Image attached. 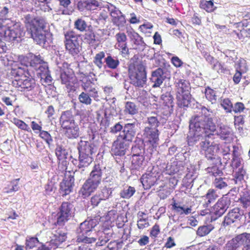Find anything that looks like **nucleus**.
<instances>
[{"mask_svg": "<svg viewBox=\"0 0 250 250\" xmlns=\"http://www.w3.org/2000/svg\"><path fill=\"white\" fill-rule=\"evenodd\" d=\"M193 109L199 110V114L191 116L189 122V128L206 129L208 130H215V120L210 117V109L206 107L197 102ZM198 112V110L196 111Z\"/></svg>", "mask_w": 250, "mask_h": 250, "instance_id": "obj_4", "label": "nucleus"}, {"mask_svg": "<svg viewBox=\"0 0 250 250\" xmlns=\"http://www.w3.org/2000/svg\"><path fill=\"white\" fill-rule=\"evenodd\" d=\"M138 125L137 122L124 123L123 122L116 123L110 128V132L117 134L119 139L127 142H131L138 131Z\"/></svg>", "mask_w": 250, "mask_h": 250, "instance_id": "obj_9", "label": "nucleus"}, {"mask_svg": "<svg viewBox=\"0 0 250 250\" xmlns=\"http://www.w3.org/2000/svg\"><path fill=\"white\" fill-rule=\"evenodd\" d=\"M78 99L80 102L85 105H90L92 103V99L88 93L82 92L79 96Z\"/></svg>", "mask_w": 250, "mask_h": 250, "instance_id": "obj_58", "label": "nucleus"}, {"mask_svg": "<svg viewBox=\"0 0 250 250\" xmlns=\"http://www.w3.org/2000/svg\"><path fill=\"white\" fill-rule=\"evenodd\" d=\"M27 32L37 44L47 47L52 41V34L45 29L46 22L40 17L33 18L30 14L24 16Z\"/></svg>", "mask_w": 250, "mask_h": 250, "instance_id": "obj_2", "label": "nucleus"}, {"mask_svg": "<svg viewBox=\"0 0 250 250\" xmlns=\"http://www.w3.org/2000/svg\"><path fill=\"white\" fill-rule=\"evenodd\" d=\"M81 75L80 80L81 86L85 91H86L95 84L97 78L93 72L85 74L82 73Z\"/></svg>", "mask_w": 250, "mask_h": 250, "instance_id": "obj_29", "label": "nucleus"}, {"mask_svg": "<svg viewBox=\"0 0 250 250\" xmlns=\"http://www.w3.org/2000/svg\"><path fill=\"white\" fill-rule=\"evenodd\" d=\"M224 168V167L220 168L218 166L215 165L211 167H208L207 170L209 173L215 177L217 176H221L223 175L222 169Z\"/></svg>", "mask_w": 250, "mask_h": 250, "instance_id": "obj_57", "label": "nucleus"}, {"mask_svg": "<svg viewBox=\"0 0 250 250\" xmlns=\"http://www.w3.org/2000/svg\"><path fill=\"white\" fill-rule=\"evenodd\" d=\"M79 159L82 166L89 165L94 160L97 148L96 145L90 142L80 141L77 146Z\"/></svg>", "mask_w": 250, "mask_h": 250, "instance_id": "obj_10", "label": "nucleus"}, {"mask_svg": "<svg viewBox=\"0 0 250 250\" xmlns=\"http://www.w3.org/2000/svg\"><path fill=\"white\" fill-rule=\"evenodd\" d=\"M250 237V233L243 232L236 235L234 238H232L230 240H231L238 247V248H239L242 245H243V247L246 245V243H247Z\"/></svg>", "mask_w": 250, "mask_h": 250, "instance_id": "obj_39", "label": "nucleus"}, {"mask_svg": "<svg viewBox=\"0 0 250 250\" xmlns=\"http://www.w3.org/2000/svg\"><path fill=\"white\" fill-rule=\"evenodd\" d=\"M100 220V218L99 216H95L90 218H88L81 223L79 227L77 229L78 234L77 241L79 243L86 244L95 243L97 239L89 236L95 230L94 228L99 224Z\"/></svg>", "mask_w": 250, "mask_h": 250, "instance_id": "obj_8", "label": "nucleus"}, {"mask_svg": "<svg viewBox=\"0 0 250 250\" xmlns=\"http://www.w3.org/2000/svg\"><path fill=\"white\" fill-rule=\"evenodd\" d=\"M74 186V176L71 174L65 176L59 184L58 193L61 196L65 197L73 192Z\"/></svg>", "mask_w": 250, "mask_h": 250, "instance_id": "obj_22", "label": "nucleus"}, {"mask_svg": "<svg viewBox=\"0 0 250 250\" xmlns=\"http://www.w3.org/2000/svg\"><path fill=\"white\" fill-rule=\"evenodd\" d=\"M20 179H15L11 181L8 188H5V192L10 193L13 191H16L19 190V186L18 182Z\"/></svg>", "mask_w": 250, "mask_h": 250, "instance_id": "obj_60", "label": "nucleus"}, {"mask_svg": "<svg viewBox=\"0 0 250 250\" xmlns=\"http://www.w3.org/2000/svg\"><path fill=\"white\" fill-rule=\"evenodd\" d=\"M99 6V2L96 0L80 1L77 3L78 9L81 12L93 10Z\"/></svg>", "mask_w": 250, "mask_h": 250, "instance_id": "obj_34", "label": "nucleus"}, {"mask_svg": "<svg viewBox=\"0 0 250 250\" xmlns=\"http://www.w3.org/2000/svg\"><path fill=\"white\" fill-rule=\"evenodd\" d=\"M205 197L206 198V201L205 204H204V206L205 208H207L210 207V204L213 203L218 197V196L215 190L213 189H209Z\"/></svg>", "mask_w": 250, "mask_h": 250, "instance_id": "obj_43", "label": "nucleus"}, {"mask_svg": "<svg viewBox=\"0 0 250 250\" xmlns=\"http://www.w3.org/2000/svg\"><path fill=\"white\" fill-rule=\"evenodd\" d=\"M108 10L112 17L113 23L118 27H124L126 23L125 15L118 8L113 5L108 7Z\"/></svg>", "mask_w": 250, "mask_h": 250, "instance_id": "obj_27", "label": "nucleus"}, {"mask_svg": "<svg viewBox=\"0 0 250 250\" xmlns=\"http://www.w3.org/2000/svg\"><path fill=\"white\" fill-rule=\"evenodd\" d=\"M41 81L42 83H45L48 85V88L52 89V90L56 89L55 86L51 85L53 79L51 76L50 71L48 73L45 74V75H42V76L41 77Z\"/></svg>", "mask_w": 250, "mask_h": 250, "instance_id": "obj_55", "label": "nucleus"}, {"mask_svg": "<svg viewBox=\"0 0 250 250\" xmlns=\"http://www.w3.org/2000/svg\"><path fill=\"white\" fill-rule=\"evenodd\" d=\"M23 61H25V66L28 67V66H30L34 67L35 69L44 62L41 59L40 55L32 56L30 61H28V58L27 57H24Z\"/></svg>", "mask_w": 250, "mask_h": 250, "instance_id": "obj_38", "label": "nucleus"}, {"mask_svg": "<svg viewBox=\"0 0 250 250\" xmlns=\"http://www.w3.org/2000/svg\"><path fill=\"white\" fill-rule=\"evenodd\" d=\"M247 186L244 188H240V190L236 189V192L240 193V197L239 201L242 205V207L246 206L250 201V190L247 188Z\"/></svg>", "mask_w": 250, "mask_h": 250, "instance_id": "obj_42", "label": "nucleus"}, {"mask_svg": "<svg viewBox=\"0 0 250 250\" xmlns=\"http://www.w3.org/2000/svg\"><path fill=\"white\" fill-rule=\"evenodd\" d=\"M39 136L46 142L48 146H49L53 141L52 137L48 131L42 130L40 132Z\"/></svg>", "mask_w": 250, "mask_h": 250, "instance_id": "obj_63", "label": "nucleus"}, {"mask_svg": "<svg viewBox=\"0 0 250 250\" xmlns=\"http://www.w3.org/2000/svg\"><path fill=\"white\" fill-rule=\"evenodd\" d=\"M126 142L123 139H119L117 137V139L112 144L110 150L111 155L113 157L124 156L128 148V145Z\"/></svg>", "mask_w": 250, "mask_h": 250, "instance_id": "obj_25", "label": "nucleus"}, {"mask_svg": "<svg viewBox=\"0 0 250 250\" xmlns=\"http://www.w3.org/2000/svg\"><path fill=\"white\" fill-rule=\"evenodd\" d=\"M74 28L81 31H86L87 28L88 29V26L86 21L82 18H78L74 22Z\"/></svg>", "mask_w": 250, "mask_h": 250, "instance_id": "obj_52", "label": "nucleus"}, {"mask_svg": "<svg viewBox=\"0 0 250 250\" xmlns=\"http://www.w3.org/2000/svg\"><path fill=\"white\" fill-rule=\"evenodd\" d=\"M60 124L65 136L69 139L78 138L80 135L78 125L75 121V116L70 110L62 112L60 118Z\"/></svg>", "mask_w": 250, "mask_h": 250, "instance_id": "obj_7", "label": "nucleus"}, {"mask_svg": "<svg viewBox=\"0 0 250 250\" xmlns=\"http://www.w3.org/2000/svg\"><path fill=\"white\" fill-rule=\"evenodd\" d=\"M221 105L227 113L232 111L233 104L229 98H226L221 101Z\"/></svg>", "mask_w": 250, "mask_h": 250, "instance_id": "obj_59", "label": "nucleus"}, {"mask_svg": "<svg viewBox=\"0 0 250 250\" xmlns=\"http://www.w3.org/2000/svg\"><path fill=\"white\" fill-rule=\"evenodd\" d=\"M75 208L70 202H63L59 208L57 214V224L62 226L70 218L73 216Z\"/></svg>", "mask_w": 250, "mask_h": 250, "instance_id": "obj_17", "label": "nucleus"}, {"mask_svg": "<svg viewBox=\"0 0 250 250\" xmlns=\"http://www.w3.org/2000/svg\"><path fill=\"white\" fill-rule=\"evenodd\" d=\"M39 243L40 242L38 238L36 237H29L26 240V248L27 249H32Z\"/></svg>", "mask_w": 250, "mask_h": 250, "instance_id": "obj_64", "label": "nucleus"}, {"mask_svg": "<svg viewBox=\"0 0 250 250\" xmlns=\"http://www.w3.org/2000/svg\"><path fill=\"white\" fill-rule=\"evenodd\" d=\"M35 69L37 70V75L40 76V78L49 71L47 63L45 62H43Z\"/></svg>", "mask_w": 250, "mask_h": 250, "instance_id": "obj_56", "label": "nucleus"}, {"mask_svg": "<svg viewBox=\"0 0 250 250\" xmlns=\"http://www.w3.org/2000/svg\"><path fill=\"white\" fill-rule=\"evenodd\" d=\"M124 111L130 115H135L138 113V108L133 102H127L125 103Z\"/></svg>", "mask_w": 250, "mask_h": 250, "instance_id": "obj_51", "label": "nucleus"}, {"mask_svg": "<svg viewBox=\"0 0 250 250\" xmlns=\"http://www.w3.org/2000/svg\"><path fill=\"white\" fill-rule=\"evenodd\" d=\"M157 154L152 148H145L142 141L136 142L131 147V156L130 157L131 164L128 167L131 174L137 175V172L143 170L147 164L154 162V157Z\"/></svg>", "mask_w": 250, "mask_h": 250, "instance_id": "obj_3", "label": "nucleus"}, {"mask_svg": "<svg viewBox=\"0 0 250 250\" xmlns=\"http://www.w3.org/2000/svg\"><path fill=\"white\" fill-rule=\"evenodd\" d=\"M84 35V40L89 44H93L96 41H99V39L96 37L92 30V27L91 25H89L88 29L85 31Z\"/></svg>", "mask_w": 250, "mask_h": 250, "instance_id": "obj_48", "label": "nucleus"}, {"mask_svg": "<svg viewBox=\"0 0 250 250\" xmlns=\"http://www.w3.org/2000/svg\"><path fill=\"white\" fill-rule=\"evenodd\" d=\"M218 92L208 86L205 88V94L206 99L212 104L216 103L219 98Z\"/></svg>", "mask_w": 250, "mask_h": 250, "instance_id": "obj_44", "label": "nucleus"}, {"mask_svg": "<svg viewBox=\"0 0 250 250\" xmlns=\"http://www.w3.org/2000/svg\"><path fill=\"white\" fill-rule=\"evenodd\" d=\"M161 180L155 177V176L149 175L148 174H144L141 178V182L146 189L150 188L152 187L158 185Z\"/></svg>", "mask_w": 250, "mask_h": 250, "instance_id": "obj_33", "label": "nucleus"}, {"mask_svg": "<svg viewBox=\"0 0 250 250\" xmlns=\"http://www.w3.org/2000/svg\"><path fill=\"white\" fill-rule=\"evenodd\" d=\"M200 7L208 12H211L216 8L214 5L213 0H201L200 2Z\"/></svg>", "mask_w": 250, "mask_h": 250, "instance_id": "obj_50", "label": "nucleus"}, {"mask_svg": "<svg viewBox=\"0 0 250 250\" xmlns=\"http://www.w3.org/2000/svg\"><path fill=\"white\" fill-rule=\"evenodd\" d=\"M65 46L66 49L72 56L78 55L81 50V41L75 32L70 31L65 34Z\"/></svg>", "mask_w": 250, "mask_h": 250, "instance_id": "obj_18", "label": "nucleus"}, {"mask_svg": "<svg viewBox=\"0 0 250 250\" xmlns=\"http://www.w3.org/2000/svg\"><path fill=\"white\" fill-rule=\"evenodd\" d=\"M67 231L65 229H58L55 231L52 239L49 242V246L55 249L61 247L60 245L64 242L67 238Z\"/></svg>", "mask_w": 250, "mask_h": 250, "instance_id": "obj_28", "label": "nucleus"}, {"mask_svg": "<svg viewBox=\"0 0 250 250\" xmlns=\"http://www.w3.org/2000/svg\"><path fill=\"white\" fill-rule=\"evenodd\" d=\"M74 74L71 70L68 68L61 69L60 70V79L62 83L65 84H69L68 83L73 78Z\"/></svg>", "mask_w": 250, "mask_h": 250, "instance_id": "obj_46", "label": "nucleus"}, {"mask_svg": "<svg viewBox=\"0 0 250 250\" xmlns=\"http://www.w3.org/2000/svg\"><path fill=\"white\" fill-rule=\"evenodd\" d=\"M171 88L168 87L167 90L163 92L160 98V107L158 109L164 114L169 117L174 111V98Z\"/></svg>", "mask_w": 250, "mask_h": 250, "instance_id": "obj_13", "label": "nucleus"}, {"mask_svg": "<svg viewBox=\"0 0 250 250\" xmlns=\"http://www.w3.org/2000/svg\"><path fill=\"white\" fill-rule=\"evenodd\" d=\"M214 229L211 224L201 226L198 227L196 234L200 237H203L209 234Z\"/></svg>", "mask_w": 250, "mask_h": 250, "instance_id": "obj_49", "label": "nucleus"}, {"mask_svg": "<svg viewBox=\"0 0 250 250\" xmlns=\"http://www.w3.org/2000/svg\"><path fill=\"white\" fill-rule=\"evenodd\" d=\"M158 136V129L146 126L143 130V139H140L139 141L143 142V145L145 146V148H152L154 152L158 154L156 148L159 141Z\"/></svg>", "mask_w": 250, "mask_h": 250, "instance_id": "obj_14", "label": "nucleus"}, {"mask_svg": "<svg viewBox=\"0 0 250 250\" xmlns=\"http://www.w3.org/2000/svg\"><path fill=\"white\" fill-rule=\"evenodd\" d=\"M136 192V189L134 187L126 186L124 187L119 193L121 198L125 199H129Z\"/></svg>", "mask_w": 250, "mask_h": 250, "instance_id": "obj_45", "label": "nucleus"}, {"mask_svg": "<svg viewBox=\"0 0 250 250\" xmlns=\"http://www.w3.org/2000/svg\"><path fill=\"white\" fill-rule=\"evenodd\" d=\"M218 125L216 124V129L213 132V135H217L224 140L227 141L229 138L231 133V129L229 127L223 125L219 127V130L217 129Z\"/></svg>", "mask_w": 250, "mask_h": 250, "instance_id": "obj_36", "label": "nucleus"}, {"mask_svg": "<svg viewBox=\"0 0 250 250\" xmlns=\"http://www.w3.org/2000/svg\"><path fill=\"white\" fill-rule=\"evenodd\" d=\"M247 217L244 213V211L238 208H235L229 210L224 217L222 225L226 227L234 223V225H241L246 223Z\"/></svg>", "mask_w": 250, "mask_h": 250, "instance_id": "obj_15", "label": "nucleus"}, {"mask_svg": "<svg viewBox=\"0 0 250 250\" xmlns=\"http://www.w3.org/2000/svg\"><path fill=\"white\" fill-rule=\"evenodd\" d=\"M94 62L99 68L104 66V68L108 67L111 69H116L120 65V61L117 57L112 56L108 53L105 56L103 51L96 54L94 58Z\"/></svg>", "mask_w": 250, "mask_h": 250, "instance_id": "obj_12", "label": "nucleus"}, {"mask_svg": "<svg viewBox=\"0 0 250 250\" xmlns=\"http://www.w3.org/2000/svg\"><path fill=\"white\" fill-rule=\"evenodd\" d=\"M230 192L223 195L214 205L211 209V212L212 214L211 218L213 219L222 216L229 207L231 203L230 199Z\"/></svg>", "mask_w": 250, "mask_h": 250, "instance_id": "obj_16", "label": "nucleus"}, {"mask_svg": "<svg viewBox=\"0 0 250 250\" xmlns=\"http://www.w3.org/2000/svg\"><path fill=\"white\" fill-rule=\"evenodd\" d=\"M5 26L6 30L1 33L3 35V39L7 42L17 41V42L21 41V38L24 35L23 28L20 21L15 20H7Z\"/></svg>", "mask_w": 250, "mask_h": 250, "instance_id": "obj_11", "label": "nucleus"}, {"mask_svg": "<svg viewBox=\"0 0 250 250\" xmlns=\"http://www.w3.org/2000/svg\"><path fill=\"white\" fill-rule=\"evenodd\" d=\"M226 179L222 177L216 178L213 182L214 186L218 189H222L228 186Z\"/></svg>", "mask_w": 250, "mask_h": 250, "instance_id": "obj_62", "label": "nucleus"}, {"mask_svg": "<svg viewBox=\"0 0 250 250\" xmlns=\"http://www.w3.org/2000/svg\"><path fill=\"white\" fill-rule=\"evenodd\" d=\"M55 154L58 160L61 162V160L67 159L68 156V153L62 146L57 145L55 148Z\"/></svg>", "mask_w": 250, "mask_h": 250, "instance_id": "obj_47", "label": "nucleus"}, {"mask_svg": "<svg viewBox=\"0 0 250 250\" xmlns=\"http://www.w3.org/2000/svg\"><path fill=\"white\" fill-rule=\"evenodd\" d=\"M59 177L58 175H54L49 179L47 183L44 186V193L45 195H53L57 189V183Z\"/></svg>", "mask_w": 250, "mask_h": 250, "instance_id": "obj_35", "label": "nucleus"}, {"mask_svg": "<svg viewBox=\"0 0 250 250\" xmlns=\"http://www.w3.org/2000/svg\"><path fill=\"white\" fill-rule=\"evenodd\" d=\"M170 71L167 68H158L152 72L151 81L153 83L152 87H159L165 79H169Z\"/></svg>", "mask_w": 250, "mask_h": 250, "instance_id": "obj_23", "label": "nucleus"}, {"mask_svg": "<svg viewBox=\"0 0 250 250\" xmlns=\"http://www.w3.org/2000/svg\"><path fill=\"white\" fill-rule=\"evenodd\" d=\"M108 15L107 13L105 11H103L97 16V18L95 19V22L99 25L103 27L105 24Z\"/></svg>", "mask_w": 250, "mask_h": 250, "instance_id": "obj_54", "label": "nucleus"}, {"mask_svg": "<svg viewBox=\"0 0 250 250\" xmlns=\"http://www.w3.org/2000/svg\"><path fill=\"white\" fill-rule=\"evenodd\" d=\"M12 84L18 88L19 91L24 92H29V95L32 96L35 94L34 89L35 87V81L34 79L26 76L24 78H20L18 80H14L12 81ZM28 96V93H27Z\"/></svg>", "mask_w": 250, "mask_h": 250, "instance_id": "obj_21", "label": "nucleus"}, {"mask_svg": "<svg viewBox=\"0 0 250 250\" xmlns=\"http://www.w3.org/2000/svg\"><path fill=\"white\" fill-rule=\"evenodd\" d=\"M171 206L172 209L181 215H188L191 213V206L186 207L185 205L181 206L180 202H176L175 201L172 202Z\"/></svg>", "mask_w": 250, "mask_h": 250, "instance_id": "obj_41", "label": "nucleus"}, {"mask_svg": "<svg viewBox=\"0 0 250 250\" xmlns=\"http://www.w3.org/2000/svg\"><path fill=\"white\" fill-rule=\"evenodd\" d=\"M22 64L24 65V62H22L21 65ZM27 71V67L25 66H23V67L20 66L13 67L11 70V74L14 77V80H18L20 78H24L27 76L26 74H28Z\"/></svg>", "mask_w": 250, "mask_h": 250, "instance_id": "obj_37", "label": "nucleus"}, {"mask_svg": "<svg viewBox=\"0 0 250 250\" xmlns=\"http://www.w3.org/2000/svg\"><path fill=\"white\" fill-rule=\"evenodd\" d=\"M113 233L112 229L110 228H104L102 231H98V241L94 243L95 248L104 245L112 238Z\"/></svg>", "mask_w": 250, "mask_h": 250, "instance_id": "obj_31", "label": "nucleus"}, {"mask_svg": "<svg viewBox=\"0 0 250 250\" xmlns=\"http://www.w3.org/2000/svg\"><path fill=\"white\" fill-rule=\"evenodd\" d=\"M177 112L180 116H184L189 107L193 109L195 103L197 102L192 97L191 94H183L176 95Z\"/></svg>", "mask_w": 250, "mask_h": 250, "instance_id": "obj_19", "label": "nucleus"}, {"mask_svg": "<svg viewBox=\"0 0 250 250\" xmlns=\"http://www.w3.org/2000/svg\"><path fill=\"white\" fill-rule=\"evenodd\" d=\"M232 179L234 183L237 185V187L233 188L230 191H234L236 192V189L240 190V188H244L247 186L246 179H248L246 171L243 167L239 168L234 173Z\"/></svg>", "mask_w": 250, "mask_h": 250, "instance_id": "obj_26", "label": "nucleus"}, {"mask_svg": "<svg viewBox=\"0 0 250 250\" xmlns=\"http://www.w3.org/2000/svg\"><path fill=\"white\" fill-rule=\"evenodd\" d=\"M139 59L137 55H134L129 61L128 74L131 83L136 87L144 86L146 81V72L145 66L142 63L136 64Z\"/></svg>", "mask_w": 250, "mask_h": 250, "instance_id": "obj_6", "label": "nucleus"}, {"mask_svg": "<svg viewBox=\"0 0 250 250\" xmlns=\"http://www.w3.org/2000/svg\"><path fill=\"white\" fill-rule=\"evenodd\" d=\"M103 171L99 164L95 165L89 176L81 187L79 193L83 198L89 197L101 185Z\"/></svg>", "mask_w": 250, "mask_h": 250, "instance_id": "obj_5", "label": "nucleus"}, {"mask_svg": "<svg viewBox=\"0 0 250 250\" xmlns=\"http://www.w3.org/2000/svg\"><path fill=\"white\" fill-rule=\"evenodd\" d=\"M168 167L167 164L165 162L161 163L159 164V165L156 164L148 167L145 174H148L149 175H152L158 179H160L161 175L163 173H165L167 174L166 171H167Z\"/></svg>", "mask_w": 250, "mask_h": 250, "instance_id": "obj_30", "label": "nucleus"}, {"mask_svg": "<svg viewBox=\"0 0 250 250\" xmlns=\"http://www.w3.org/2000/svg\"><path fill=\"white\" fill-rule=\"evenodd\" d=\"M187 149H182L175 155V159L177 162H180L182 165V169L184 168V165H186L188 161V158L190 155L189 151H187Z\"/></svg>", "mask_w": 250, "mask_h": 250, "instance_id": "obj_40", "label": "nucleus"}, {"mask_svg": "<svg viewBox=\"0 0 250 250\" xmlns=\"http://www.w3.org/2000/svg\"><path fill=\"white\" fill-rule=\"evenodd\" d=\"M87 133L89 136V142H91V141L94 140L97 137H99V132L96 126L95 125L91 126L88 128Z\"/></svg>", "mask_w": 250, "mask_h": 250, "instance_id": "obj_61", "label": "nucleus"}, {"mask_svg": "<svg viewBox=\"0 0 250 250\" xmlns=\"http://www.w3.org/2000/svg\"><path fill=\"white\" fill-rule=\"evenodd\" d=\"M176 95L191 94V86L188 81L184 79H177L175 82Z\"/></svg>", "mask_w": 250, "mask_h": 250, "instance_id": "obj_32", "label": "nucleus"}, {"mask_svg": "<svg viewBox=\"0 0 250 250\" xmlns=\"http://www.w3.org/2000/svg\"><path fill=\"white\" fill-rule=\"evenodd\" d=\"M151 114L152 116L147 118V123L150 126L149 128L157 129L160 125H163L165 124L169 118L158 110L156 112H152Z\"/></svg>", "mask_w": 250, "mask_h": 250, "instance_id": "obj_24", "label": "nucleus"}, {"mask_svg": "<svg viewBox=\"0 0 250 250\" xmlns=\"http://www.w3.org/2000/svg\"><path fill=\"white\" fill-rule=\"evenodd\" d=\"M116 187L109 185L101 187L90 199V204L93 207H97L102 201H106L113 197V192Z\"/></svg>", "mask_w": 250, "mask_h": 250, "instance_id": "obj_20", "label": "nucleus"}, {"mask_svg": "<svg viewBox=\"0 0 250 250\" xmlns=\"http://www.w3.org/2000/svg\"><path fill=\"white\" fill-rule=\"evenodd\" d=\"M128 35L135 44L141 46H144L146 44L143 41V38L137 33L134 31H130L129 33H128Z\"/></svg>", "mask_w": 250, "mask_h": 250, "instance_id": "obj_53", "label": "nucleus"}, {"mask_svg": "<svg viewBox=\"0 0 250 250\" xmlns=\"http://www.w3.org/2000/svg\"><path fill=\"white\" fill-rule=\"evenodd\" d=\"M215 130H208L206 129L189 128L187 136L188 146L195 145L200 150L201 154L204 155L208 161L212 162L216 160L215 153L219 149L218 144L210 142L208 139L213 136Z\"/></svg>", "mask_w": 250, "mask_h": 250, "instance_id": "obj_1", "label": "nucleus"}]
</instances>
